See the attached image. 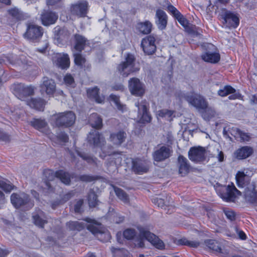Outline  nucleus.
<instances>
[{"label":"nucleus","mask_w":257,"mask_h":257,"mask_svg":"<svg viewBox=\"0 0 257 257\" xmlns=\"http://www.w3.org/2000/svg\"><path fill=\"white\" fill-rule=\"evenodd\" d=\"M58 140L63 143H65L68 141V136L64 133L61 132L57 136Z\"/></svg>","instance_id":"nucleus-57"},{"label":"nucleus","mask_w":257,"mask_h":257,"mask_svg":"<svg viewBox=\"0 0 257 257\" xmlns=\"http://www.w3.org/2000/svg\"><path fill=\"white\" fill-rule=\"evenodd\" d=\"M79 179L82 181L90 182L93 181L94 180L95 178L92 176H89L88 175H83L79 177Z\"/></svg>","instance_id":"nucleus-56"},{"label":"nucleus","mask_w":257,"mask_h":257,"mask_svg":"<svg viewBox=\"0 0 257 257\" xmlns=\"http://www.w3.org/2000/svg\"><path fill=\"white\" fill-rule=\"evenodd\" d=\"M201 58L205 62L216 63L220 60V55L218 53L206 52L202 54Z\"/></svg>","instance_id":"nucleus-31"},{"label":"nucleus","mask_w":257,"mask_h":257,"mask_svg":"<svg viewBox=\"0 0 257 257\" xmlns=\"http://www.w3.org/2000/svg\"><path fill=\"white\" fill-rule=\"evenodd\" d=\"M172 153V151L169 147L163 146L154 152L153 156L155 161L161 162L169 158Z\"/></svg>","instance_id":"nucleus-17"},{"label":"nucleus","mask_w":257,"mask_h":257,"mask_svg":"<svg viewBox=\"0 0 257 257\" xmlns=\"http://www.w3.org/2000/svg\"><path fill=\"white\" fill-rule=\"evenodd\" d=\"M83 203V200H78L74 205V211L75 212H80L81 206Z\"/></svg>","instance_id":"nucleus-59"},{"label":"nucleus","mask_w":257,"mask_h":257,"mask_svg":"<svg viewBox=\"0 0 257 257\" xmlns=\"http://www.w3.org/2000/svg\"><path fill=\"white\" fill-rule=\"evenodd\" d=\"M140 231V239L136 243V245L140 247H144V239H145L151 243L155 247L158 249L164 248V243L158 237L151 233L143 227H138Z\"/></svg>","instance_id":"nucleus-1"},{"label":"nucleus","mask_w":257,"mask_h":257,"mask_svg":"<svg viewBox=\"0 0 257 257\" xmlns=\"http://www.w3.org/2000/svg\"><path fill=\"white\" fill-rule=\"evenodd\" d=\"M43 34V28L34 24H28L27 30L24 34L25 38L35 40L41 38Z\"/></svg>","instance_id":"nucleus-11"},{"label":"nucleus","mask_w":257,"mask_h":257,"mask_svg":"<svg viewBox=\"0 0 257 257\" xmlns=\"http://www.w3.org/2000/svg\"><path fill=\"white\" fill-rule=\"evenodd\" d=\"M135 58L134 55L128 53L125 56V60L117 66V70L124 77H127L130 73L138 71V68L135 67Z\"/></svg>","instance_id":"nucleus-4"},{"label":"nucleus","mask_w":257,"mask_h":257,"mask_svg":"<svg viewBox=\"0 0 257 257\" xmlns=\"http://www.w3.org/2000/svg\"><path fill=\"white\" fill-rule=\"evenodd\" d=\"M74 39L75 50L78 52H81L85 47L87 42V39L82 35L77 34L74 35Z\"/></svg>","instance_id":"nucleus-27"},{"label":"nucleus","mask_w":257,"mask_h":257,"mask_svg":"<svg viewBox=\"0 0 257 257\" xmlns=\"http://www.w3.org/2000/svg\"><path fill=\"white\" fill-rule=\"evenodd\" d=\"M217 152L218 154L216 156V158L218 159V161L220 162H222L224 161V153L222 151H219L218 149H217Z\"/></svg>","instance_id":"nucleus-62"},{"label":"nucleus","mask_w":257,"mask_h":257,"mask_svg":"<svg viewBox=\"0 0 257 257\" xmlns=\"http://www.w3.org/2000/svg\"><path fill=\"white\" fill-rule=\"evenodd\" d=\"M74 195V193L73 191H71L68 192V193L64 195L63 197V200L65 201L68 200L70 198H71Z\"/></svg>","instance_id":"nucleus-64"},{"label":"nucleus","mask_w":257,"mask_h":257,"mask_svg":"<svg viewBox=\"0 0 257 257\" xmlns=\"http://www.w3.org/2000/svg\"><path fill=\"white\" fill-rule=\"evenodd\" d=\"M224 213L226 217L231 221L234 220L235 219V214L234 211L232 210H224Z\"/></svg>","instance_id":"nucleus-55"},{"label":"nucleus","mask_w":257,"mask_h":257,"mask_svg":"<svg viewBox=\"0 0 257 257\" xmlns=\"http://www.w3.org/2000/svg\"><path fill=\"white\" fill-rule=\"evenodd\" d=\"M114 192L117 197L124 203L128 201V197L126 193L122 189L118 188H114Z\"/></svg>","instance_id":"nucleus-47"},{"label":"nucleus","mask_w":257,"mask_h":257,"mask_svg":"<svg viewBox=\"0 0 257 257\" xmlns=\"http://www.w3.org/2000/svg\"><path fill=\"white\" fill-rule=\"evenodd\" d=\"M236 231L240 239L242 240H245L246 239V234L243 231L239 230L237 228H236Z\"/></svg>","instance_id":"nucleus-61"},{"label":"nucleus","mask_w":257,"mask_h":257,"mask_svg":"<svg viewBox=\"0 0 257 257\" xmlns=\"http://www.w3.org/2000/svg\"><path fill=\"white\" fill-rule=\"evenodd\" d=\"M7 13L12 19L16 21L24 20L29 17L27 14L24 13L21 9L17 7L9 9Z\"/></svg>","instance_id":"nucleus-24"},{"label":"nucleus","mask_w":257,"mask_h":257,"mask_svg":"<svg viewBox=\"0 0 257 257\" xmlns=\"http://www.w3.org/2000/svg\"><path fill=\"white\" fill-rule=\"evenodd\" d=\"M206 109V110L203 114L204 119L209 120L210 118L214 117L216 115V112L214 109L207 107Z\"/></svg>","instance_id":"nucleus-49"},{"label":"nucleus","mask_w":257,"mask_h":257,"mask_svg":"<svg viewBox=\"0 0 257 257\" xmlns=\"http://www.w3.org/2000/svg\"><path fill=\"white\" fill-rule=\"evenodd\" d=\"M88 225V224H86L84 222L79 221H69L67 223V227L72 230H81L85 226L87 227Z\"/></svg>","instance_id":"nucleus-39"},{"label":"nucleus","mask_w":257,"mask_h":257,"mask_svg":"<svg viewBox=\"0 0 257 257\" xmlns=\"http://www.w3.org/2000/svg\"><path fill=\"white\" fill-rule=\"evenodd\" d=\"M236 193L240 195L241 193L234 186L233 187L228 186L226 192L222 194V198L226 201H233L235 197Z\"/></svg>","instance_id":"nucleus-29"},{"label":"nucleus","mask_w":257,"mask_h":257,"mask_svg":"<svg viewBox=\"0 0 257 257\" xmlns=\"http://www.w3.org/2000/svg\"><path fill=\"white\" fill-rule=\"evenodd\" d=\"M178 243L180 245H187L194 248L197 247L200 244V243L198 241L189 240L185 238L180 239L178 240Z\"/></svg>","instance_id":"nucleus-44"},{"label":"nucleus","mask_w":257,"mask_h":257,"mask_svg":"<svg viewBox=\"0 0 257 257\" xmlns=\"http://www.w3.org/2000/svg\"><path fill=\"white\" fill-rule=\"evenodd\" d=\"M179 172L182 176L187 174L189 171L190 166L187 159L182 156H179L178 159Z\"/></svg>","instance_id":"nucleus-26"},{"label":"nucleus","mask_w":257,"mask_h":257,"mask_svg":"<svg viewBox=\"0 0 257 257\" xmlns=\"http://www.w3.org/2000/svg\"><path fill=\"white\" fill-rule=\"evenodd\" d=\"M188 156L189 159L194 162H202L206 160L208 151L203 147H192L188 152Z\"/></svg>","instance_id":"nucleus-8"},{"label":"nucleus","mask_w":257,"mask_h":257,"mask_svg":"<svg viewBox=\"0 0 257 257\" xmlns=\"http://www.w3.org/2000/svg\"><path fill=\"white\" fill-rule=\"evenodd\" d=\"M126 137V134L123 131H119L117 133L110 135V141L115 145H120L124 141Z\"/></svg>","instance_id":"nucleus-32"},{"label":"nucleus","mask_w":257,"mask_h":257,"mask_svg":"<svg viewBox=\"0 0 257 257\" xmlns=\"http://www.w3.org/2000/svg\"><path fill=\"white\" fill-rule=\"evenodd\" d=\"M168 10L175 17L180 14V12L172 5L168 6Z\"/></svg>","instance_id":"nucleus-58"},{"label":"nucleus","mask_w":257,"mask_h":257,"mask_svg":"<svg viewBox=\"0 0 257 257\" xmlns=\"http://www.w3.org/2000/svg\"><path fill=\"white\" fill-rule=\"evenodd\" d=\"M232 135L236 138V140L240 142H248L250 139V136L245 133L241 131L237 128L232 129Z\"/></svg>","instance_id":"nucleus-34"},{"label":"nucleus","mask_w":257,"mask_h":257,"mask_svg":"<svg viewBox=\"0 0 257 257\" xmlns=\"http://www.w3.org/2000/svg\"><path fill=\"white\" fill-rule=\"evenodd\" d=\"M135 106L138 108V113L141 115L140 118V122L145 123L149 122L151 120V116L148 112L149 104L146 100H142L140 103H135Z\"/></svg>","instance_id":"nucleus-10"},{"label":"nucleus","mask_w":257,"mask_h":257,"mask_svg":"<svg viewBox=\"0 0 257 257\" xmlns=\"http://www.w3.org/2000/svg\"><path fill=\"white\" fill-rule=\"evenodd\" d=\"M77 155L80 156L83 160H85L88 163H95V158H93L89 156L80 152H77Z\"/></svg>","instance_id":"nucleus-50"},{"label":"nucleus","mask_w":257,"mask_h":257,"mask_svg":"<svg viewBox=\"0 0 257 257\" xmlns=\"http://www.w3.org/2000/svg\"><path fill=\"white\" fill-rule=\"evenodd\" d=\"M87 139L90 144L95 147H100L101 150L103 151L104 148L103 147L105 142L104 138L96 130L91 131L87 137Z\"/></svg>","instance_id":"nucleus-15"},{"label":"nucleus","mask_w":257,"mask_h":257,"mask_svg":"<svg viewBox=\"0 0 257 257\" xmlns=\"http://www.w3.org/2000/svg\"><path fill=\"white\" fill-rule=\"evenodd\" d=\"M88 200L90 207H95L98 204L97 197L93 191H90L88 194Z\"/></svg>","instance_id":"nucleus-45"},{"label":"nucleus","mask_w":257,"mask_h":257,"mask_svg":"<svg viewBox=\"0 0 257 257\" xmlns=\"http://www.w3.org/2000/svg\"><path fill=\"white\" fill-rule=\"evenodd\" d=\"M88 10V3L86 1H79L72 5L70 8L72 15L78 17H84L86 16Z\"/></svg>","instance_id":"nucleus-12"},{"label":"nucleus","mask_w":257,"mask_h":257,"mask_svg":"<svg viewBox=\"0 0 257 257\" xmlns=\"http://www.w3.org/2000/svg\"><path fill=\"white\" fill-rule=\"evenodd\" d=\"M55 38L58 40H63L67 38L68 32L60 27H56L54 30Z\"/></svg>","instance_id":"nucleus-41"},{"label":"nucleus","mask_w":257,"mask_h":257,"mask_svg":"<svg viewBox=\"0 0 257 257\" xmlns=\"http://www.w3.org/2000/svg\"><path fill=\"white\" fill-rule=\"evenodd\" d=\"M75 119L74 113L68 111L52 115L50 123L54 126L69 127L74 123Z\"/></svg>","instance_id":"nucleus-2"},{"label":"nucleus","mask_w":257,"mask_h":257,"mask_svg":"<svg viewBox=\"0 0 257 257\" xmlns=\"http://www.w3.org/2000/svg\"><path fill=\"white\" fill-rule=\"evenodd\" d=\"M179 23L184 27H187L188 25V20L185 18L181 13L175 17Z\"/></svg>","instance_id":"nucleus-53"},{"label":"nucleus","mask_w":257,"mask_h":257,"mask_svg":"<svg viewBox=\"0 0 257 257\" xmlns=\"http://www.w3.org/2000/svg\"><path fill=\"white\" fill-rule=\"evenodd\" d=\"M56 90V84L53 80L48 77H43L40 85V91L42 94L46 93L49 96L52 95Z\"/></svg>","instance_id":"nucleus-16"},{"label":"nucleus","mask_w":257,"mask_h":257,"mask_svg":"<svg viewBox=\"0 0 257 257\" xmlns=\"http://www.w3.org/2000/svg\"><path fill=\"white\" fill-rule=\"evenodd\" d=\"M152 28V24L149 21L144 23H140L138 24L137 29L139 32L143 34H148L151 33Z\"/></svg>","instance_id":"nucleus-38"},{"label":"nucleus","mask_w":257,"mask_h":257,"mask_svg":"<svg viewBox=\"0 0 257 257\" xmlns=\"http://www.w3.org/2000/svg\"><path fill=\"white\" fill-rule=\"evenodd\" d=\"M73 56L74 57V62L75 64L82 67L86 60V59L81 54V52H74Z\"/></svg>","instance_id":"nucleus-46"},{"label":"nucleus","mask_w":257,"mask_h":257,"mask_svg":"<svg viewBox=\"0 0 257 257\" xmlns=\"http://www.w3.org/2000/svg\"><path fill=\"white\" fill-rule=\"evenodd\" d=\"M84 220L87 223H90L87 226V229L94 234L98 240L102 242H106L110 240L111 238L110 233L106 230H100L97 226L98 224L95 220L89 218H86Z\"/></svg>","instance_id":"nucleus-5"},{"label":"nucleus","mask_w":257,"mask_h":257,"mask_svg":"<svg viewBox=\"0 0 257 257\" xmlns=\"http://www.w3.org/2000/svg\"><path fill=\"white\" fill-rule=\"evenodd\" d=\"M58 18V16L56 13L46 10L42 12L40 17L42 24L45 26L55 24Z\"/></svg>","instance_id":"nucleus-20"},{"label":"nucleus","mask_w":257,"mask_h":257,"mask_svg":"<svg viewBox=\"0 0 257 257\" xmlns=\"http://www.w3.org/2000/svg\"><path fill=\"white\" fill-rule=\"evenodd\" d=\"M13 93L20 99L24 96L32 95L34 93V88L32 86H26L22 83L14 84L11 86Z\"/></svg>","instance_id":"nucleus-7"},{"label":"nucleus","mask_w":257,"mask_h":257,"mask_svg":"<svg viewBox=\"0 0 257 257\" xmlns=\"http://www.w3.org/2000/svg\"><path fill=\"white\" fill-rule=\"evenodd\" d=\"M253 152L249 146H244L237 149L233 153V157L237 160H243L250 156Z\"/></svg>","instance_id":"nucleus-23"},{"label":"nucleus","mask_w":257,"mask_h":257,"mask_svg":"<svg viewBox=\"0 0 257 257\" xmlns=\"http://www.w3.org/2000/svg\"><path fill=\"white\" fill-rule=\"evenodd\" d=\"M26 103L31 108L38 110H43L46 101L41 98H30L26 100Z\"/></svg>","instance_id":"nucleus-28"},{"label":"nucleus","mask_w":257,"mask_h":257,"mask_svg":"<svg viewBox=\"0 0 257 257\" xmlns=\"http://www.w3.org/2000/svg\"><path fill=\"white\" fill-rule=\"evenodd\" d=\"M30 123L35 128L48 136L50 139H52L51 137L52 134L49 129L47 122L45 120L39 118H33L31 121Z\"/></svg>","instance_id":"nucleus-18"},{"label":"nucleus","mask_w":257,"mask_h":257,"mask_svg":"<svg viewBox=\"0 0 257 257\" xmlns=\"http://www.w3.org/2000/svg\"><path fill=\"white\" fill-rule=\"evenodd\" d=\"M44 174L46 177L45 184L46 189L48 191H52L51 181H53L55 178L59 179L63 183L69 185L70 182V176L68 173L63 171L59 170L54 172L51 170H46L44 171Z\"/></svg>","instance_id":"nucleus-3"},{"label":"nucleus","mask_w":257,"mask_h":257,"mask_svg":"<svg viewBox=\"0 0 257 257\" xmlns=\"http://www.w3.org/2000/svg\"><path fill=\"white\" fill-rule=\"evenodd\" d=\"M244 197L246 201L249 203H257V189L254 185H251L245 189Z\"/></svg>","instance_id":"nucleus-25"},{"label":"nucleus","mask_w":257,"mask_h":257,"mask_svg":"<svg viewBox=\"0 0 257 257\" xmlns=\"http://www.w3.org/2000/svg\"><path fill=\"white\" fill-rule=\"evenodd\" d=\"M42 214L43 212L40 211L39 214L34 215L33 216L35 224L40 227H43L44 224L47 222L45 219L41 217Z\"/></svg>","instance_id":"nucleus-43"},{"label":"nucleus","mask_w":257,"mask_h":257,"mask_svg":"<svg viewBox=\"0 0 257 257\" xmlns=\"http://www.w3.org/2000/svg\"><path fill=\"white\" fill-rule=\"evenodd\" d=\"M99 89L97 87H95L91 89H88L87 90V95L88 97L93 99L98 103H101L103 101L104 98L100 97L98 95Z\"/></svg>","instance_id":"nucleus-36"},{"label":"nucleus","mask_w":257,"mask_h":257,"mask_svg":"<svg viewBox=\"0 0 257 257\" xmlns=\"http://www.w3.org/2000/svg\"><path fill=\"white\" fill-rule=\"evenodd\" d=\"M64 81L66 85L74 87L75 84L74 78L70 74L66 75L64 78Z\"/></svg>","instance_id":"nucleus-52"},{"label":"nucleus","mask_w":257,"mask_h":257,"mask_svg":"<svg viewBox=\"0 0 257 257\" xmlns=\"http://www.w3.org/2000/svg\"><path fill=\"white\" fill-rule=\"evenodd\" d=\"M110 98L114 101V102H115V104L117 106V108L119 110H120L122 111L123 110V106L121 105L120 104V103L119 102L118 97L117 96L113 95V94H111L110 95Z\"/></svg>","instance_id":"nucleus-54"},{"label":"nucleus","mask_w":257,"mask_h":257,"mask_svg":"<svg viewBox=\"0 0 257 257\" xmlns=\"http://www.w3.org/2000/svg\"><path fill=\"white\" fill-rule=\"evenodd\" d=\"M223 23L228 28H236L239 24V19L237 14L229 11H224L221 15Z\"/></svg>","instance_id":"nucleus-9"},{"label":"nucleus","mask_w":257,"mask_h":257,"mask_svg":"<svg viewBox=\"0 0 257 257\" xmlns=\"http://www.w3.org/2000/svg\"><path fill=\"white\" fill-rule=\"evenodd\" d=\"M236 92V90L230 85H225L223 88L219 89L217 94L221 97H225L230 94Z\"/></svg>","instance_id":"nucleus-40"},{"label":"nucleus","mask_w":257,"mask_h":257,"mask_svg":"<svg viewBox=\"0 0 257 257\" xmlns=\"http://www.w3.org/2000/svg\"><path fill=\"white\" fill-rule=\"evenodd\" d=\"M167 16L164 11L161 9L156 11L155 22L160 30L165 29L167 24Z\"/></svg>","instance_id":"nucleus-22"},{"label":"nucleus","mask_w":257,"mask_h":257,"mask_svg":"<svg viewBox=\"0 0 257 257\" xmlns=\"http://www.w3.org/2000/svg\"><path fill=\"white\" fill-rule=\"evenodd\" d=\"M241 97V95L239 93L234 92L233 93H231V95L229 96L228 98L230 100H235L237 99H240Z\"/></svg>","instance_id":"nucleus-60"},{"label":"nucleus","mask_w":257,"mask_h":257,"mask_svg":"<svg viewBox=\"0 0 257 257\" xmlns=\"http://www.w3.org/2000/svg\"><path fill=\"white\" fill-rule=\"evenodd\" d=\"M136 235V232L133 229H127L123 232L124 237L127 239H132Z\"/></svg>","instance_id":"nucleus-51"},{"label":"nucleus","mask_w":257,"mask_h":257,"mask_svg":"<svg viewBox=\"0 0 257 257\" xmlns=\"http://www.w3.org/2000/svg\"><path fill=\"white\" fill-rule=\"evenodd\" d=\"M55 63L57 66L62 69H66L69 67L70 59L68 54H65L57 57Z\"/></svg>","instance_id":"nucleus-33"},{"label":"nucleus","mask_w":257,"mask_h":257,"mask_svg":"<svg viewBox=\"0 0 257 257\" xmlns=\"http://www.w3.org/2000/svg\"><path fill=\"white\" fill-rule=\"evenodd\" d=\"M11 201L16 208H19L28 202L29 198L28 195L24 193H21L20 194L13 193L11 195Z\"/></svg>","instance_id":"nucleus-21"},{"label":"nucleus","mask_w":257,"mask_h":257,"mask_svg":"<svg viewBox=\"0 0 257 257\" xmlns=\"http://www.w3.org/2000/svg\"><path fill=\"white\" fill-rule=\"evenodd\" d=\"M235 179L237 186L239 188H243L248 182L247 175L243 171H238L235 176Z\"/></svg>","instance_id":"nucleus-35"},{"label":"nucleus","mask_w":257,"mask_h":257,"mask_svg":"<svg viewBox=\"0 0 257 257\" xmlns=\"http://www.w3.org/2000/svg\"><path fill=\"white\" fill-rule=\"evenodd\" d=\"M89 122L91 126L95 128H100L102 125V119L96 113H93L89 117Z\"/></svg>","instance_id":"nucleus-37"},{"label":"nucleus","mask_w":257,"mask_h":257,"mask_svg":"<svg viewBox=\"0 0 257 257\" xmlns=\"http://www.w3.org/2000/svg\"><path fill=\"white\" fill-rule=\"evenodd\" d=\"M14 186L10 183V182L0 178V188L6 192H10L13 190Z\"/></svg>","instance_id":"nucleus-42"},{"label":"nucleus","mask_w":257,"mask_h":257,"mask_svg":"<svg viewBox=\"0 0 257 257\" xmlns=\"http://www.w3.org/2000/svg\"><path fill=\"white\" fill-rule=\"evenodd\" d=\"M149 166V162L146 160L135 159L132 161V170L136 174H143L148 172Z\"/></svg>","instance_id":"nucleus-13"},{"label":"nucleus","mask_w":257,"mask_h":257,"mask_svg":"<svg viewBox=\"0 0 257 257\" xmlns=\"http://www.w3.org/2000/svg\"><path fill=\"white\" fill-rule=\"evenodd\" d=\"M11 0H0V9H2L5 6H10Z\"/></svg>","instance_id":"nucleus-63"},{"label":"nucleus","mask_w":257,"mask_h":257,"mask_svg":"<svg viewBox=\"0 0 257 257\" xmlns=\"http://www.w3.org/2000/svg\"><path fill=\"white\" fill-rule=\"evenodd\" d=\"M141 46L144 52L148 54L151 55L156 51L155 38L152 36H149L144 38L141 43Z\"/></svg>","instance_id":"nucleus-19"},{"label":"nucleus","mask_w":257,"mask_h":257,"mask_svg":"<svg viewBox=\"0 0 257 257\" xmlns=\"http://www.w3.org/2000/svg\"><path fill=\"white\" fill-rule=\"evenodd\" d=\"M205 242L206 246L208 248L212 249L216 252L220 253L222 255H225L228 253L226 250L222 249L220 246L219 245V243L216 240L209 239L205 241Z\"/></svg>","instance_id":"nucleus-30"},{"label":"nucleus","mask_w":257,"mask_h":257,"mask_svg":"<svg viewBox=\"0 0 257 257\" xmlns=\"http://www.w3.org/2000/svg\"><path fill=\"white\" fill-rule=\"evenodd\" d=\"M111 250L114 253V257H127L128 251L124 249L112 247Z\"/></svg>","instance_id":"nucleus-48"},{"label":"nucleus","mask_w":257,"mask_h":257,"mask_svg":"<svg viewBox=\"0 0 257 257\" xmlns=\"http://www.w3.org/2000/svg\"><path fill=\"white\" fill-rule=\"evenodd\" d=\"M128 88L131 93L134 95L140 96L145 93L144 85L137 78H132L129 80Z\"/></svg>","instance_id":"nucleus-14"},{"label":"nucleus","mask_w":257,"mask_h":257,"mask_svg":"<svg viewBox=\"0 0 257 257\" xmlns=\"http://www.w3.org/2000/svg\"><path fill=\"white\" fill-rule=\"evenodd\" d=\"M180 99L184 98L189 103L198 109H205L207 107V103L204 98L200 95L191 94H184L180 92L178 94Z\"/></svg>","instance_id":"nucleus-6"}]
</instances>
